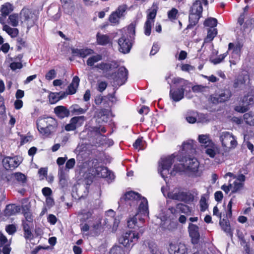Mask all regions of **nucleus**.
<instances>
[{
  "label": "nucleus",
  "instance_id": "nucleus-1",
  "mask_svg": "<svg viewBox=\"0 0 254 254\" xmlns=\"http://www.w3.org/2000/svg\"><path fill=\"white\" fill-rule=\"evenodd\" d=\"M57 127V121L52 117L39 119L37 121L38 131L41 134L46 136L56 131Z\"/></svg>",
  "mask_w": 254,
  "mask_h": 254
},
{
  "label": "nucleus",
  "instance_id": "nucleus-2",
  "mask_svg": "<svg viewBox=\"0 0 254 254\" xmlns=\"http://www.w3.org/2000/svg\"><path fill=\"white\" fill-rule=\"evenodd\" d=\"M172 82L174 84H177L179 88L174 91L171 90L170 95L174 101L178 102L183 98L184 91L186 89L189 82L187 80L179 77L174 78Z\"/></svg>",
  "mask_w": 254,
  "mask_h": 254
},
{
  "label": "nucleus",
  "instance_id": "nucleus-3",
  "mask_svg": "<svg viewBox=\"0 0 254 254\" xmlns=\"http://www.w3.org/2000/svg\"><path fill=\"white\" fill-rule=\"evenodd\" d=\"M219 140L222 147L225 152H229L234 149L237 145V141L235 136L228 131H223L219 134Z\"/></svg>",
  "mask_w": 254,
  "mask_h": 254
},
{
  "label": "nucleus",
  "instance_id": "nucleus-4",
  "mask_svg": "<svg viewBox=\"0 0 254 254\" xmlns=\"http://www.w3.org/2000/svg\"><path fill=\"white\" fill-rule=\"evenodd\" d=\"M169 198L186 203L192 202L194 199L193 195L184 189L179 188H175L168 194Z\"/></svg>",
  "mask_w": 254,
  "mask_h": 254
},
{
  "label": "nucleus",
  "instance_id": "nucleus-5",
  "mask_svg": "<svg viewBox=\"0 0 254 254\" xmlns=\"http://www.w3.org/2000/svg\"><path fill=\"white\" fill-rule=\"evenodd\" d=\"M20 21L22 24H25L27 30L33 27L37 19V15L29 8L24 7L19 13Z\"/></svg>",
  "mask_w": 254,
  "mask_h": 254
},
{
  "label": "nucleus",
  "instance_id": "nucleus-6",
  "mask_svg": "<svg viewBox=\"0 0 254 254\" xmlns=\"http://www.w3.org/2000/svg\"><path fill=\"white\" fill-rule=\"evenodd\" d=\"M140 197V194L137 192L133 191H128L121 198L119 203L120 206L129 205L136 208Z\"/></svg>",
  "mask_w": 254,
  "mask_h": 254
},
{
  "label": "nucleus",
  "instance_id": "nucleus-7",
  "mask_svg": "<svg viewBox=\"0 0 254 254\" xmlns=\"http://www.w3.org/2000/svg\"><path fill=\"white\" fill-rule=\"evenodd\" d=\"M202 11L203 8L201 1L196 0L193 3L190 10V25L194 26L197 23L202 16Z\"/></svg>",
  "mask_w": 254,
  "mask_h": 254
},
{
  "label": "nucleus",
  "instance_id": "nucleus-8",
  "mask_svg": "<svg viewBox=\"0 0 254 254\" xmlns=\"http://www.w3.org/2000/svg\"><path fill=\"white\" fill-rule=\"evenodd\" d=\"M186 166L185 171L189 176L199 177L201 175L202 171L200 169L199 163L196 158L189 159L187 160Z\"/></svg>",
  "mask_w": 254,
  "mask_h": 254
},
{
  "label": "nucleus",
  "instance_id": "nucleus-9",
  "mask_svg": "<svg viewBox=\"0 0 254 254\" xmlns=\"http://www.w3.org/2000/svg\"><path fill=\"white\" fill-rule=\"evenodd\" d=\"M174 157L172 155L164 158H162L159 162L158 172L161 177L165 179V175L169 173V171L174 162Z\"/></svg>",
  "mask_w": 254,
  "mask_h": 254
},
{
  "label": "nucleus",
  "instance_id": "nucleus-10",
  "mask_svg": "<svg viewBox=\"0 0 254 254\" xmlns=\"http://www.w3.org/2000/svg\"><path fill=\"white\" fill-rule=\"evenodd\" d=\"M128 70L124 66L120 67L117 73H115L113 78L114 86H121L127 80Z\"/></svg>",
  "mask_w": 254,
  "mask_h": 254
},
{
  "label": "nucleus",
  "instance_id": "nucleus-11",
  "mask_svg": "<svg viewBox=\"0 0 254 254\" xmlns=\"http://www.w3.org/2000/svg\"><path fill=\"white\" fill-rule=\"evenodd\" d=\"M7 182L12 184H19L24 186L27 183V177L21 172H15L8 175L6 177Z\"/></svg>",
  "mask_w": 254,
  "mask_h": 254
},
{
  "label": "nucleus",
  "instance_id": "nucleus-12",
  "mask_svg": "<svg viewBox=\"0 0 254 254\" xmlns=\"http://www.w3.org/2000/svg\"><path fill=\"white\" fill-rule=\"evenodd\" d=\"M138 239V234L134 231H128L124 234L119 239V242L125 247H129L131 243H135Z\"/></svg>",
  "mask_w": 254,
  "mask_h": 254
},
{
  "label": "nucleus",
  "instance_id": "nucleus-13",
  "mask_svg": "<svg viewBox=\"0 0 254 254\" xmlns=\"http://www.w3.org/2000/svg\"><path fill=\"white\" fill-rule=\"evenodd\" d=\"M21 163L17 156L5 157L2 161L3 167L6 170H13L17 168Z\"/></svg>",
  "mask_w": 254,
  "mask_h": 254
},
{
  "label": "nucleus",
  "instance_id": "nucleus-14",
  "mask_svg": "<svg viewBox=\"0 0 254 254\" xmlns=\"http://www.w3.org/2000/svg\"><path fill=\"white\" fill-rule=\"evenodd\" d=\"M156 13V10L153 9L147 15V20L144 25V34L146 36H149L151 34V27L152 25L154 24Z\"/></svg>",
  "mask_w": 254,
  "mask_h": 254
},
{
  "label": "nucleus",
  "instance_id": "nucleus-15",
  "mask_svg": "<svg viewBox=\"0 0 254 254\" xmlns=\"http://www.w3.org/2000/svg\"><path fill=\"white\" fill-rule=\"evenodd\" d=\"M168 252L170 254H187L188 248L183 243H173L169 244Z\"/></svg>",
  "mask_w": 254,
  "mask_h": 254
},
{
  "label": "nucleus",
  "instance_id": "nucleus-16",
  "mask_svg": "<svg viewBox=\"0 0 254 254\" xmlns=\"http://www.w3.org/2000/svg\"><path fill=\"white\" fill-rule=\"evenodd\" d=\"M118 45L119 51L124 54L128 53L131 47L129 40L124 35L118 40Z\"/></svg>",
  "mask_w": 254,
  "mask_h": 254
},
{
  "label": "nucleus",
  "instance_id": "nucleus-17",
  "mask_svg": "<svg viewBox=\"0 0 254 254\" xmlns=\"http://www.w3.org/2000/svg\"><path fill=\"white\" fill-rule=\"evenodd\" d=\"M94 174L98 177L106 178L112 181L115 178L114 174L109 171L107 167H98L95 169Z\"/></svg>",
  "mask_w": 254,
  "mask_h": 254
},
{
  "label": "nucleus",
  "instance_id": "nucleus-18",
  "mask_svg": "<svg viewBox=\"0 0 254 254\" xmlns=\"http://www.w3.org/2000/svg\"><path fill=\"white\" fill-rule=\"evenodd\" d=\"M189 231L191 243L193 244H197L200 238L199 227L196 225L190 223L189 226Z\"/></svg>",
  "mask_w": 254,
  "mask_h": 254
},
{
  "label": "nucleus",
  "instance_id": "nucleus-19",
  "mask_svg": "<svg viewBox=\"0 0 254 254\" xmlns=\"http://www.w3.org/2000/svg\"><path fill=\"white\" fill-rule=\"evenodd\" d=\"M231 96V94L229 90H224L219 94L212 97L211 100L213 103L224 102L228 100Z\"/></svg>",
  "mask_w": 254,
  "mask_h": 254
},
{
  "label": "nucleus",
  "instance_id": "nucleus-20",
  "mask_svg": "<svg viewBox=\"0 0 254 254\" xmlns=\"http://www.w3.org/2000/svg\"><path fill=\"white\" fill-rule=\"evenodd\" d=\"M241 46L240 44L236 45L232 43H230L228 45V51L232 50L231 53V58L239 60L240 56V51Z\"/></svg>",
  "mask_w": 254,
  "mask_h": 254
},
{
  "label": "nucleus",
  "instance_id": "nucleus-21",
  "mask_svg": "<svg viewBox=\"0 0 254 254\" xmlns=\"http://www.w3.org/2000/svg\"><path fill=\"white\" fill-rule=\"evenodd\" d=\"M54 113L56 116L60 119L68 117L70 114V112L68 109L63 106H58L55 107L54 109Z\"/></svg>",
  "mask_w": 254,
  "mask_h": 254
},
{
  "label": "nucleus",
  "instance_id": "nucleus-22",
  "mask_svg": "<svg viewBox=\"0 0 254 254\" xmlns=\"http://www.w3.org/2000/svg\"><path fill=\"white\" fill-rule=\"evenodd\" d=\"M72 54L74 56H77L81 58H85L87 56L93 53V51L91 49H72Z\"/></svg>",
  "mask_w": 254,
  "mask_h": 254
},
{
  "label": "nucleus",
  "instance_id": "nucleus-23",
  "mask_svg": "<svg viewBox=\"0 0 254 254\" xmlns=\"http://www.w3.org/2000/svg\"><path fill=\"white\" fill-rule=\"evenodd\" d=\"M205 153L211 158H214L215 155L219 152V148L214 142L204 147Z\"/></svg>",
  "mask_w": 254,
  "mask_h": 254
},
{
  "label": "nucleus",
  "instance_id": "nucleus-24",
  "mask_svg": "<svg viewBox=\"0 0 254 254\" xmlns=\"http://www.w3.org/2000/svg\"><path fill=\"white\" fill-rule=\"evenodd\" d=\"M20 211V207L15 204L7 205L4 211V215L5 216L9 217L12 215H14L19 212Z\"/></svg>",
  "mask_w": 254,
  "mask_h": 254
},
{
  "label": "nucleus",
  "instance_id": "nucleus-25",
  "mask_svg": "<svg viewBox=\"0 0 254 254\" xmlns=\"http://www.w3.org/2000/svg\"><path fill=\"white\" fill-rule=\"evenodd\" d=\"M139 207L138 210L139 212L141 213L144 216L148 215V202L147 199L141 196L139 200H138Z\"/></svg>",
  "mask_w": 254,
  "mask_h": 254
},
{
  "label": "nucleus",
  "instance_id": "nucleus-26",
  "mask_svg": "<svg viewBox=\"0 0 254 254\" xmlns=\"http://www.w3.org/2000/svg\"><path fill=\"white\" fill-rule=\"evenodd\" d=\"M118 64L116 62H112L111 63H106L102 62L95 65L94 67L103 71H107L110 70L112 67L116 68Z\"/></svg>",
  "mask_w": 254,
  "mask_h": 254
},
{
  "label": "nucleus",
  "instance_id": "nucleus-27",
  "mask_svg": "<svg viewBox=\"0 0 254 254\" xmlns=\"http://www.w3.org/2000/svg\"><path fill=\"white\" fill-rule=\"evenodd\" d=\"M80 79L77 76H75L72 80L71 83L68 86V94H73L76 92V89L78 87Z\"/></svg>",
  "mask_w": 254,
  "mask_h": 254
},
{
  "label": "nucleus",
  "instance_id": "nucleus-28",
  "mask_svg": "<svg viewBox=\"0 0 254 254\" xmlns=\"http://www.w3.org/2000/svg\"><path fill=\"white\" fill-rule=\"evenodd\" d=\"M198 139L199 142L201 144V145L204 147L213 143L209 134L199 135Z\"/></svg>",
  "mask_w": 254,
  "mask_h": 254
},
{
  "label": "nucleus",
  "instance_id": "nucleus-29",
  "mask_svg": "<svg viewBox=\"0 0 254 254\" xmlns=\"http://www.w3.org/2000/svg\"><path fill=\"white\" fill-rule=\"evenodd\" d=\"M31 224L26 222H23L22 226L24 230V237L27 240H31L33 236L31 231Z\"/></svg>",
  "mask_w": 254,
  "mask_h": 254
},
{
  "label": "nucleus",
  "instance_id": "nucleus-30",
  "mask_svg": "<svg viewBox=\"0 0 254 254\" xmlns=\"http://www.w3.org/2000/svg\"><path fill=\"white\" fill-rule=\"evenodd\" d=\"M13 10V6L9 2H6L1 6L0 11L1 15L7 16Z\"/></svg>",
  "mask_w": 254,
  "mask_h": 254
},
{
  "label": "nucleus",
  "instance_id": "nucleus-31",
  "mask_svg": "<svg viewBox=\"0 0 254 254\" xmlns=\"http://www.w3.org/2000/svg\"><path fill=\"white\" fill-rule=\"evenodd\" d=\"M102 59V56L101 55L97 54L89 57L86 61V64L88 66L94 67L95 64L101 61Z\"/></svg>",
  "mask_w": 254,
  "mask_h": 254
},
{
  "label": "nucleus",
  "instance_id": "nucleus-32",
  "mask_svg": "<svg viewBox=\"0 0 254 254\" xmlns=\"http://www.w3.org/2000/svg\"><path fill=\"white\" fill-rule=\"evenodd\" d=\"M20 17L17 13H13L9 15L8 18V23L12 26L15 27L19 24Z\"/></svg>",
  "mask_w": 254,
  "mask_h": 254
},
{
  "label": "nucleus",
  "instance_id": "nucleus-33",
  "mask_svg": "<svg viewBox=\"0 0 254 254\" xmlns=\"http://www.w3.org/2000/svg\"><path fill=\"white\" fill-rule=\"evenodd\" d=\"M242 103H246L248 106L254 104V90H251L243 97Z\"/></svg>",
  "mask_w": 254,
  "mask_h": 254
},
{
  "label": "nucleus",
  "instance_id": "nucleus-34",
  "mask_svg": "<svg viewBox=\"0 0 254 254\" xmlns=\"http://www.w3.org/2000/svg\"><path fill=\"white\" fill-rule=\"evenodd\" d=\"M2 30L5 31L11 37H16L19 33L18 29L16 28H11L7 25H4L2 27Z\"/></svg>",
  "mask_w": 254,
  "mask_h": 254
},
{
  "label": "nucleus",
  "instance_id": "nucleus-35",
  "mask_svg": "<svg viewBox=\"0 0 254 254\" xmlns=\"http://www.w3.org/2000/svg\"><path fill=\"white\" fill-rule=\"evenodd\" d=\"M220 225L222 229L226 233L229 234L231 236H232V233L231 230L230 225L229 222L225 219L220 220L219 221Z\"/></svg>",
  "mask_w": 254,
  "mask_h": 254
},
{
  "label": "nucleus",
  "instance_id": "nucleus-36",
  "mask_svg": "<svg viewBox=\"0 0 254 254\" xmlns=\"http://www.w3.org/2000/svg\"><path fill=\"white\" fill-rule=\"evenodd\" d=\"M97 42L98 44L105 45L110 42V38L107 35H102L100 33L97 34Z\"/></svg>",
  "mask_w": 254,
  "mask_h": 254
},
{
  "label": "nucleus",
  "instance_id": "nucleus-37",
  "mask_svg": "<svg viewBox=\"0 0 254 254\" xmlns=\"http://www.w3.org/2000/svg\"><path fill=\"white\" fill-rule=\"evenodd\" d=\"M70 120L74 125H75V128H76L82 126L86 120V118L83 116H76L72 118Z\"/></svg>",
  "mask_w": 254,
  "mask_h": 254
},
{
  "label": "nucleus",
  "instance_id": "nucleus-38",
  "mask_svg": "<svg viewBox=\"0 0 254 254\" xmlns=\"http://www.w3.org/2000/svg\"><path fill=\"white\" fill-rule=\"evenodd\" d=\"M127 9V5L126 4H123L119 5L114 11L118 14L120 18H122L125 16Z\"/></svg>",
  "mask_w": 254,
  "mask_h": 254
},
{
  "label": "nucleus",
  "instance_id": "nucleus-39",
  "mask_svg": "<svg viewBox=\"0 0 254 254\" xmlns=\"http://www.w3.org/2000/svg\"><path fill=\"white\" fill-rule=\"evenodd\" d=\"M78 215L81 216V221H86L91 217L92 215V212L90 210L83 209L79 211Z\"/></svg>",
  "mask_w": 254,
  "mask_h": 254
},
{
  "label": "nucleus",
  "instance_id": "nucleus-40",
  "mask_svg": "<svg viewBox=\"0 0 254 254\" xmlns=\"http://www.w3.org/2000/svg\"><path fill=\"white\" fill-rule=\"evenodd\" d=\"M244 183L235 181L233 185L230 184V188L232 193H235L243 189Z\"/></svg>",
  "mask_w": 254,
  "mask_h": 254
},
{
  "label": "nucleus",
  "instance_id": "nucleus-41",
  "mask_svg": "<svg viewBox=\"0 0 254 254\" xmlns=\"http://www.w3.org/2000/svg\"><path fill=\"white\" fill-rule=\"evenodd\" d=\"M217 34V29L215 28L208 29L207 31V35L204 41L205 42L211 41Z\"/></svg>",
  "mask_w": 254,
  "mask_h": 254
},
{
  "label": "nucleus",
  "instance_id": "nucleus-42",
  "mask_svg": "<svg viewBox=\"0 0 254 254\" xmlns=\"http://www.w3.org/2000/svg\"><path fill=\"white\" fill-rule=\"evenodd\" d=\"M137 216L136 214L135 216L130 217L127 220V226L131 229H135L136 227H139V225L138 224L137 222Z\"/></svg>",
  "mask_w": 254,
  "mask_h": 254
},
{
  "label": "nucleus",
  "instance_id": "nucleus-43",
  "mask_svg": "<svg viewBox=\"0 0 254 254\" xmlns=\"http://www.w3.org/2000/svg\"><path fill=\"white\" fill-rule=\"evenodd\" d=\"M120 18L115 11L112 12L109 17V21L113 25H118L120 23Z\"/></svg>",
  "mask_w": 254,
  "mask_h": 254
},
{
  "label": "nucleus",
  "instance_id": "nucleus-44",
  "mask_svg": "<svg viewBox=\"0 0 254 254\" xmlns=\"http://www.w3.org/2000/svg\"><path fill=\"white\" fill-rule=\"evenodd\" d=\"M108 83L105 81L98 80L96 84V89L100 92H103L106 89Z\"/></svg>",
  "mask_w": 254,
  "mask_h": 254
},
{
  "label": "nucleus",
  "instance_id": "nucleus-45",
  "mask_svg": "<svg viewBox=\"0 0 254 254\" xmlns=\"http://www.w3.org/2000/svg\"><path fill=\"white\" fill-rule=\"evenodd\" d=\"M177 209L178 210V211L186 214L190 212V207L182 203H179L177 205Z\"/></svg>",
  "mask_w": 254,
  "mask_h": 254
},
{
  "label": "nucleus",
  "instance_id": "nucleus-46",
  "mask_svg": "<svg viewBox=\"0 0 254 254\" xmlns=\"http://www.w3.org/2000/svg\"><path fill=\"white\" fill-rule=\"evenodd\" d=\"M217 24V20L215 18L210 17L206 19L204 22V25L205 26L213 28L216 26Z\"/></svg>",
  "mask_w": 254,
  "mask_h": 254
},
{
  "label": "nucleus",
  "instance_id": "nucleus-47",
  "mask_svg": "<svg viewBox=\"0 0 254 254\" xmlns=\"http://www.w3.org/2000/svg\"><path fill=\"white\" fill-rule=\"evenodd\" d=\"M71 109L72 113L77 115L84 114L87 110V109H85L81 108L77 105H74L72 106Z\"/></svg>",
  "mask_w": 254,
  "mask_h": 254
},
{
  "label": "nucleus",
  "instance_id": "nucleus-48",
  "mask_svg": "<svg viewBox=\"0 0 254 254\" xmlns=\"http://www.w3.org/2000/svg\"><path fill=\"white\" fill-rule=\"evenodd\" d=\"M110 254H125V253L122 247L115 246L111 249Z\"/></svg>",
  "mask_w": 254,
  "mask_h": 254
},
{
  "label": "nucleus",
  "instance_id": "nucleus-49",
  "mask_svg": "<svg viewBox=\"0 0 254 254\" xmlns=\"http://www.w3.org/2000/svg\"><path fill=\"white\" fill-rule=\"evenodd\" d=\"M199 203L201 211H205L208 208V204L206 198L204 196H201Z\"/></svg>",
  "mask_w": 254,
  "mask_h": 254
},
{
  "label": "nucleus",
  "instance_id": "nucleus-50",
  "mask_svg": "<svg viewBox=\"0 0 254 254\" xmlns=\"http://www.w3.org/2000/svg\"><path fill=\"white\" fill-rule=\"evenodd\" d=\"M235 110L239 113H245L248 110V106L246 103H243V105L236 106Z\"/></svg>",
  "mask_w": 254,
  "mask_h": 254
},
{
  "label": "nucleus",
  "instance_id": "nucleus-51",
  "mask_svg": "<svg viewBox=\"0 0 254 254\" xmlns=\"http://www.w3.org/2000/svg\"><path fill=\"white\" fill-rule=\"evenodd\" d=\"M5 231L9 235H13L16 231V227L14 224H9L5 227Z\"/></svg>",
  "mask_w": 254,
  "mask_h": 254
},
{
  "label": "nucleus",
  "instance_id": "nucleus-52",
  "mask_svg": "<svg viewBox=\"0 0 254 254\" xmlns=\"http://www.w3.org/2000/svg\"><path fill=\"white\" fill-rule=\"evenodd\" d=\"M227 55H228V52H227L223 54H221V55H219L218 57L212 60V62L215 64H219L225 59V58L227 56Z\"/></svg>",
  "mask_w": 254,
  "mask_h": 254
},
{
  "label": "nucleus",
  "instance_id": "nucleus-53",
  "mask_svg": "<svg viewBox=\"0 0 254 254\" xmlns=\"http://www.w3.org/2000/svg\"><path fill=\"white\" fill-rule=\"evenodd\" d=\"M56 75V71L54 69H51L49 70L48 73L46 74V79L48 80H51L55 78Z\"/></svg>",
  "mask_w": 254,
  "mask_h": 254
},
{
  "label": "nucleus",
  "instance_id": "nucleus-54",
  "mask_svg": "<svg viewBox=\"0 0 254 254\" xmlns=\"http://www.w3.org/2000/svg\"><path fill=\"white\" fill-rule=\"evenodd\" d=\"M75 164V160L74 158L69 159L65 164V168L69 170L73 168Z\"/></svg>",
  "mask_w": 254,
  "mask_h": 254
},
{
  "label": "nucleus",
  "instance_id": "nucleus-55",
  "mask_svg": "<svg viewBox=\"0 0 254 254\" xmlns=\"http://www.w3.org/2000/svg\"><path fill=\"white\" fill-rule=\"evenodd\" d=\"M10 67L12 70H15L17 69L21 68L22 64L20 62H13L10 64Z\"/></svg>",
  "mask_w": 254,
  "mask_h": 254
},
{
  "label": "nucleus",
  "instance_id": "nucleus-56",
  "mask_svg": "<svg viewBox=\"0 0 254 254\" xmlns=\"http://www.w3.org/2000/svg\"><path fill=\"white\" fill-rule=\"evenodd\" d=\"M26 221L29 223H32L33 221L32 215L30 211H25L23 214Z\"/></svg>",
  "mask_w": 254,
  "mask_h": 254
},
{
  "label": "nucleus",
  "instance_id": "nucleus-57",
  "mask_svg": "<svg viewBox=\"0 0 254 254\" xmlns=\"http://www.w3.org/2000/svg\"><path fill=\"white\" fill-rule=\"evenodd\" d=\"M178 13V10L176 8H172L168 13V17L171 19H174L176 18V15Z\"/></svg>",
  "mask_w": 254,
  "mask_h": 254
},
{
  "label": "nucleus",
  "instance_id": "nucleus-58",
  "mask_svg": "<svg viewBox=\"0 0 254 254\" xmlns=\"http://www.w3.org/2000/svg\"><path fill=\"white\" fill-rule=\"evenodd\" d=\"M65 130L69 131H73L75 130L76 128H75V125H74L71 120H70L69 123L67 124L65 126Z\"/></svg>",
  "mask_w": 254,
  "mask_h": 254
},
{
  "label": "nucleus",
  "instance_id": "nucleus-59",
  "mask_svg": "<svg viewBox=\"0 0 254 254\" xmlns=\"http://www.w3.org/2000/svg\"><path fill=\"white\" fill-rule=\"evenodd\" d=\"M7 242V239L0 231V248L4 246Z\"/></svg>",
  "mask_w": 254,
  "mask_h": 254
},
{
  "label": "nucleus",
  "instance_id": "nucleus-60",
  "mask_svg": "<svg viewBox=\"0 0 254 254\" xmlns=\"http://www.w3.org/2000/svg\"><path fill=\"white\" fill-rule=\"evenodd\" d=\"M142 139L141 138H137L135 142L133 144V146L134 148L138 150L141 149Z\"/></svg>",
  "mask_w": 254,
  "mask_h": 254
},
{
  "label": "nucleus",
  "instance_id": "nucleus-61",
  "mask_svg": "<svg viewBox=\"0 0 254 254\" xmlns=\"http://www.w3.org/2000/svg\"><path fill=\"white\" fill-rule=\"evenodd\" d=\"M42 193L46 197L50 196L52 193L51 189L48 187H45L42 189Z\"/></svg>",
  "mask_w": 254,
  "mask_h": 254
},
{
  "label": "nucleus",
  "instance_id": "nucleus-62",
  "mask_svg": "<svg viewBox=\"0 0 254 254\" xmlns=\"http://www.w3.org/2000/svg\"><path fill=\"white\" fill-rule=\"evenodd\" d=\"M253 118L251 113H248L244 115V119L246 121V122L250 125H251V119Z\"/></svg>",
  "mask_w": 254,
  "mask_h": 254
},
{
  "label": "nucleus",
  "instance_id": "nucleus-63",
  "mask_svg": "<svg viewBox=\"0 0 254 254\" xmlns=\"http://www.w3.org/2000/svg\"><path fill=\"white\" fill-rule=\"evenodd\" d=\"M159 46L157 44H154L150 51V55H154L159 50Z\"/></svg>",
  "mask_w": 254,
  "mask_h": 254
},
{
  "label": "nucleus",
  "instance_id": "nucleus-64",
  "mask_svg": "<svg viewBox=\"0 0 254 254\" xmlns=\"http://www.w3.org/2000/svg\"><path fill=\"white\" fill-rule=\"evenodd\" d=\"M48 221L52 225L56 223L57 219L56 217L53 214H50L48 217Z\"/></svg>",
  "mask_w": 254,
  "mask_h": 254
}]
</instances>
